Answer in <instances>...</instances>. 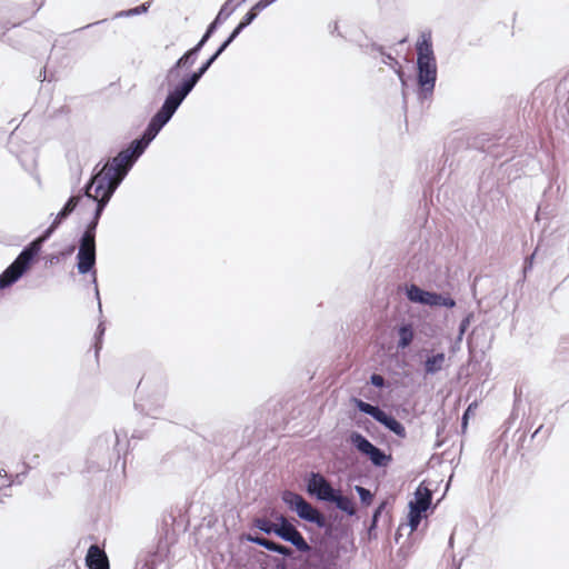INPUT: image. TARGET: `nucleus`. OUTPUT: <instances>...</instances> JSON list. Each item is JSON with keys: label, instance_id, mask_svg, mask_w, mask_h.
Returning <instances> with one entry per match:
<instances>
[{"label": "nucleus", "instance_id": "obj_52", "mask_svg": "<svg viewBox=\"0 0 569 569\" xmlns=\"http://www.w3.org/2000/svg\"><path fill=\"white\" fill-rule=\"evenodd\" d=\"M471 407H469L467 409V411L463 413V417H462V420H463V425H466V419H467V415H468V411L470 410Z\"/></svg>", "mask_w": 569, "mask_h": 569}, {"label": "nucleus", "instance_id": "obj_27", "mask_svg": "<svg viewBox=\"0 0 569 569\" xmlns=\"http://www.w3.org/2000/svg\"><path fill=\"white\" fill-rule=\"evenodd\" d=\"M425 511H420V509L415 507H409V513H408V526L410 527L411 531H415L418 529L421 519L423 517Z\"/></svg>", "mask_w": 569, "mask_h": 569}, {"label": "nucleus", "instance_id": "obj_36", "mask_svg": "<svg viewBox=\"0 0 569 569\" xmlns=\"http://www.w3.org/2000/svg\"><path fill=\"white\" fill-rule=\"evenodd\" d=\"M456 306L455 299H452L449 295L443 296L440 293V301H438V307L453 308Z\"/></svg>", "mask_w": 569, "mask_h": 569}, {"label": "nucleus", "instance_id": "obj_23", "mask_svg": "<svg viewBox=\"0 0 569 569\" xmlns=\"http://www.w3.org/2000/svg\"><path fill=\"white\" fill-rule=\"evenodd\" d=\"M399 340H398V348L405 349L409 347L413 339V329L410 323H403L398 329Z\"/></svg>", "mask_w": 569, "mask_h": 569}, {"label": "nucleus", "instance_id": "obj_45", "mask_svg": "<svg viewBox=\"0 0 569 569\" xmlns=\"http://www.w3.org/2000/svg\"><path fill=\"white\" fill-rule=\"evenodd\" d=\"M44 3V0H34V4L37 8L31 12L30 17H32Z\"/></svg>", "mask_w": 569, "mask_h": 569}, {"label": "nucleus", "instance_id": "obj_50", "mask_svg": "<svg viewBox=\"0 0 569 569\" xmlns=\"http://www.w3.org/2000/svg\"><path fill=\"white\" fill-rule=\"evenodd\" d=\"M104 21H106V20L97 21V22H94V23L87 24L84 28H90V27H92V26H94V24H99V23H102V22H104Z\"/></svg>", "mask_w": 569, "mask_h": 569}, {"label": "nucleus", "instance_id": "obj_54", "mask_svg": "<svg viewBox=\"0 0 569 569\" xmlns=\"http://www.w3.org/2000/svg\"><path fill=\"white\" fill-rule=\"evenodd\" d=\"M134 406H136L137 409L141 408V411L144 410L143 405H141V403H136Z\"/></svg>", "mask_w": 569, "mask_h": 569}, {"label": "nucleus", "instance_id": "obj_7", "mask_svg": "<svg viewBox=\"0 0 569 569\" xmlns=\"http://www.w3.org/2000/svg\"><path fill=\"white\" fill-rule=\"evenodd\" d=\"M356 408L371 418H373L377 422L382 425L387 430L395 433L399 438H406L407 431L403 425L398 421L392 415L387 413L379 406H375L362 401L360 399H355Z\"/></svg>", "mask_w": 569, "mask_h": 569}, {"label": "nucleus", "instance_id": "obj_12", "mask_svg": "<svg viewBox=\"0 0 569 569\" xmlns=\"http://www.w3.org/2000/svg\"><path fill=\"white\" fill-rule=\"evenodd\" d=\"M338 489L333 488L329 480L319 472H311L307 482V492L317 500L331 502Z\"/></svg>", "mask_w": 569, "mask_h": 569}, {"label": "nucleus", "instance_id": "obj_13", "mask_svg": "<svg viewBox=\"0 0 569 569\" xmlns=\"http://www.w3.org/2000/svg\"><path fill=\"white\" fill-rule=\"evenodd\" d=\"M406 296L411 302L429 307H438V301H440V293L423 290L415 283L406 287Z\"/></svg>", "mask_w": 569, "mask_h": 569}, {"label": "nucleus", "instance_id": "obj_14", "mask_svg": "<svg viewBox=\"0 0 569 569\" xmlns=\"http://www.w3.org/2000/svg\"><path fill=\"white\" fill-rule=\"evenodd\" d=\"M169 552L168 543L159 541L154 552H150L144 556L143 559H139L137 562L138 569H156L160 563L164 561Z\"/></svg>", "mask_w": 569, "mask_h": 569}, {"label": "nucleus", "instance_id": "obj_19", "mask_svg": "<svg viewBox=\"0 0 569 569\" xmlns=\"http://www.w3.org/2000/svg\"><path fill=\"white\" fill-rule=\"evenodd\" d=\"M331 503H335L339 510L346 512L348 516L356 515V508L352 499L343 496L339 489L332 498Z\"/></svg>", "mask_w": 569, "mask_h": 569}, {"label": "nucleus", "instance_id": "obj_18", "mask_svg": "<svg viewBox=\"0 0 569 569\" xmlns=\"http://www.w3.org/2000/svg\"><path fill=\"white\" fill-rule=\"evenodd\" d=\"M432 492L427 487L420 485L415 492V500L409 502V507L427 511L431 505Z\"/></svg>", "mask_w": 569, "mask_h": 569}, {"label": "nucleus", "instance_id": "obj_5", "mask_svg": "<svg viewBox=\"0 0 569 569\" xmlns=\"http://www.w3.org/2000/svg\"><path fill=\"white\" fill-rule=\"evenodd\" d=\"M234 41L230 36L218 47L212 56H210L196 71L182 70L181 77L178 81L169 84L166 82V76L163 77L159 90L169 91L181 103L191 93L197 83L210 69L213 62L224 52V50Z\"/></svg>", "mask_w": 569, "mask_h": 569}, {"label": "nucleus", "instance_id": "obj_44", "mask_svg": "<svg viewBox=\"0 0 569 569\" xmlns=\"http://www.w3.org/2000/svg\"><path fill=\"white\" fill-rule=\"evenodd\" d=\"M371 49L372 50H376L378 51L379 53H381L382 56L386 53L385 50H383V47L378 44V43H371Z\"/></svg>", "mask_w": 569, "mask_h": 569}, {"label": "nucleus", "instance_id": "obj_26", "mask_svg": "<svg viewBox=\"0 0 569 569\" xmlns=\"http://www.w3.org/2000/svg\"><path fill=\"white\" fill-rule=\"evenodd\" d=\"M567 114H569V97H568L566 104L563 107L559 108L558 110H556V117L561 116V118H562L561 122H559L557 120V123H556L557 129H559L561 131L569 130V119L567 118Z\"/></svg>", "mask_w": 569, "mask_h": 569}, {"label": "nucleus", "instance_id": "obj_1", "mask_svg": "<svg viewBox=\"0 0 569 569\" xmlns=\"http://www.w3.org/2000/svg\"><path fill=\"white\" fill-rule=\"evenodd\" d=\"M181 104L182 103L168 91L162 106L150 119L142 134L134 139L127 149L121 150L116 157L108 159L104 163L99 162V169L110 173V176L122 182L136 160L171 120Z\"/></svg>", "mask_w": 569, "mask_h": 569}, {"label": "nucleus", "instance_id": "obj_34", "mask_svg": "<svg viewBox=\"0 0 569 569\" xmlns=\"http://www.w3.org/2000/svg\"><path fill=\"white\" fill-rule=\"evenodd\" d=\"M473 318V313L472 312H469L461 321H460V325H459V335H458V338L461 339V337L465 335V332L467 331L468 327L470 326V322Z\"/></svg>", "mask_w": 569, "mask_h": 569}, {"label": "nucleus", "instance_id": "obj_31", "mask_svg": "<svg viewBox=\"0 0 569 569\" xmlns=\"http://www.w3.org/2000/svg\"><path fill=\"white\" fill-rule=\"evenodd\" d=\"M4 478L8 480L7 471L4 469H0V502L3 501L4 497H9L10 496L8 490L10 489V487L13 483V481H9L8 483H4L3 482Z\"/></svg>", "mask_w": 569, "mask_h": 569}, {"label": "nucleus", "instance_id": "obj_46", "mask_svg": "<svg viewBox=\"0 0 569 569\" xmlns=\"http://www.w3.org/2000/svg\"><path fill=\"white\" fill-rule=\"evenodd\" d=\"M560 346L563 349H569V336L561 338Z\"/></svg>", "mask_w": 569, "mask_h": 569}, {"label": "nucleus", "instance_id": "obj_30", "mask_svg": "<svg viewBox=\"0 0 569 569\" xmlns=\"http://www.w3.org/2000/svg\"><path fill=\"white\" fill-rule=\"evenodd\" d=\"M149 9V3H142L136 8H132V9H129V10H126V11H119L117 14H116V18H120V17H131V16H138V14H141V13H146Z\"/></svg>", "mask_w": 569, "mask_h": 569}, {"label": "nucleus", "instance_id": "obj_29", "mask_svg": "<svg viewBox=\"0 0 569 569\" xmlns=\"http://www.w3.org/2000/svg\"><path fill=\"white\" fill-rule=\"evenodd\" d=\"M104 331H106L104 321L101 320L99 322V325L97 327V330H96V333H94V351H96V357L97 358L99 356V351L102 348V339H103V336H104Z\"/></svg>", "mask_w": 569, "mask_h": 569}, {"label": "nucleus", "instance_id": "obj_20", "mask_svg": "<svg viewBox=\"0 0 569 569\" xmlns=\"http://www.w3.org/2000/svg\"><path fill=\"white\" fill-rule=\"evenodd\" d=\"M446 360L443 352H438L431 357H428L425 361V372L426 375H435L442 369L443 362Z\"/></svg>", "mask_w": 569, "mask_h": 569}, {"label": "nucleus", "instance_id": "obj_17", "mask_svg": "<svg viewBox=\"0 0 569 569\" xmlns=\"http://www.w3.org/2000/svg\"><path fill=\"white\" fill-rule=\"evenodd\" d=\"M58 228H53V224L51 223L38 238H36L34 240H32L29 244H27L22 251H27V254L31 258V259H36V257L39 254V252L41 251V248H42V244L48 240L50 239V237L53 234V232L57 230Z\"/></svg>", "mask_w": 569, "mask_h": 569}, {"label": "nucleus", "instance_id": "obj_40", "mask_svg": "<svg viewBox=\"0 0 569 569\" xmlns=\"http://www.w3.org/2000/svg\"><path fill=\"white\" fill-rule=\"evenodd\" d=\"M533 258H535V253H532L531 256H529L525 259V263H523V276L525 277H526L527 272L532 269Z\"/></svg>", "mask_w": 569, "mask_h": 569}, {"label": "nucleus", "instance_id": "obj_8", "mask_svg": "<svg viewBox=\"0 0 569 569\" xmlns=\"http://www.w3.org/2000/svg\"><path fill=\"white\" fill-rule=\"evenodd\" d=\"M349 442L361 455L366 456L375 467H387L392 460L391 455L375 446L360 432L352 431L349 436Z\"/></svg>", "mask_w": 569, "mask_h": 569}, {"label": "nucleus", "instance_id": "obj_51", "mask_svg": "<svg viewBox=\"0 0 569 569\" xmlns=\"http://www.w3.org/2000/svg\"><path fill=\"white\" fill-rule=\"evenodd\" d=\"M59 260V257L58 256H52L51 259H50V263H54Z\"/></svg>", "mask_w": 569, "mask_h": 569}, {"label": "nucleus", "instance_id": "obj_37", "mask_svg": "<svg viewBox=\"0 0 569 569\" xmlns=\"http://www.w3.org/2000/svg\"><path fill=\"white\" fill-rule=\"evenodd\" d=\"M69 216L60 210L57 216L54 217L53 221L51 222L53 224V228H59V226L68 218Z\"/></svg>", "mask_w": 569, "mask_h": 569}, {"label": "nucleus", "instance_id": "obj_32", "mask_svg": "<svg viewBox=\"0 0 569 569\" xmlns=\"http://www.w3.org/2000/svg\"><path fill=\"white\" fill-rule=\"evenodd\" d=\"M356 491L362 505L369 506L371 503L373 495L369 489L361 486H356Z\"/></svg>", "mask_w": 569, "mask_h": 569}, {"label": "nucleus", "instance_id": "obj_9", "mask_svg": "<svg viewBox=\"0 0 569 569\" xmlns=\"http://www.w3.org/2000/svg\"><path fill=\"white\" fill-rule=\"evenodd\" d=\"M274 519L277 521L276 536L278 538L291 543L300 552H309L311 550L301 532L283 515H278Z\"/></svg>", "mask_w": 569, "mask_h": 569}, {"label": "nucleus", "instance_id": "obj_55", "mask_svg": "<svg viewBox=\"0 0 569 569\" xmlns=\"http://www.w3.org/2000/svg\"><path fill=\"white\" fill-rule=\"evenodd\" d=\"M557 183V179L552 180L549 184V189H552L553 184Z\"/></svg>", "mask_w": 569, "mask_h": 569}, {"label": "nucleus", "instance_id": "obj_48", "mask_svg": "<svg viewBox=\"0 0 569 569\" xmlns=\"http://www.w3.org/2000/svg\"><path fill=\"white\" fill-rule=\"evenodd\" d=\"M274 569H286L284 562L280 561L279 563L276 565Z\"/></svg>", "mask_w": 569, "mask_h": 569}, {"label": "nucleus", "instance_id": "obj_11", "mask_svg": "<svg viewBox=\"0 0 569 569\" xmlns=\"http://www.w3.org/2000/svg\"><path fill=\"white\" fill-rule=\"evenodd\" d=\"M96 266V249H78L77 253V269L80 274L90 273L91 274V282L94 286V296L98 302V310L99 313H102V305L100 299V293L98 289V282H97V271L94 269Z\"/></svg>", "mask_w": 569, "mask_h": 569}, {"label": "nucleus", "instance_id": "obj_39", "mask_svg": "<svg viewBox=\"0 0 569 569\" xmlns=\"http://www.w3.org/2000/svg\"><path fill=\"white\" fill-rule=\"evenodd\" d=\"M277 0H259L256 4H254V10H264L266 8H268L269 6H271L273 2H276Z\"/></svg>", "mask_w": 569, "mask_h": 569}, {"label": "nucleus", "instance_id": "obj_41", "mask_svg": "<svg viewBox=\"0 0 569 569\" xmlns=\"http://www.w3.org/2000/svg\"><path fill=\"white\" fill-rule=\"evenodd\" d=\"M550 432H551L550 428H547L543 430V426H539L538 429L533 432L532 438H536L539 435H542L543 438H548Z\"/></svg>", "mask_w": 569, "mask_h": 569}, {"label": "nucleus", "instance_id": "obj_57", "mask_svg": "<svg viewBox=\"0 0 569 569\" xmlns=\"http://www.w3.org/2000/svg\"><path fill=\"white\" fill-rule=\"evenodd\" d=\"M21 476H22V475H17V476H16L17 481H18L19 483L21 482V480H20V477H21Z\"/></svg>", "mask_w": 569, "mask_h": 569}, {"label": "nucleus", "instance_id": "obj_53", "mask_svg": "<svg viewBox=\"0 0 569 569\" xmlns=\"http://www.w3.org/2000/svg\"><path fill=\"white\" fill-rule=\"evenodd\" d=\"M449 547L452 548L453 547V536L451 535V537L449 538Z\"/></svg>", "mask_w": 569, "mask_h": 569}, {"label": "nucleus", "instance_id": "obj_22", "mask_svg": "<svg viewBox=\"0 0 569 569\" xmlns=\"http://www.w3.org/2000/svg\"><path fill=\"white\" fill-rule=\"evenodd\" d=\"M96 227L87 224L86 230L79 240V248L86 250L96 249Z\"/></svg>", "mask_w": 569, "mask_h": 569}, {"label": "nucleus", "instance_id": "obj_38", "mask_svg": "<svg viewBox=\"0 0 569 569\" xmlns=\"http://www.w3.org/2000/svg\"><path fill=\"white\" fill-rule=\"evenodd\" d=\"M20 23H21V21L20 22H16V23H10L9 21L0 22V37L4 36L8 30L19 26Z\"/></svg>", "mask_w": 569, "mask_h": 569}, {"label": "nucleus", "instance_id": "obj_2", "mask_svg": "<svg viewBox=\"0 0 569 569\" xmlns=\"http://www.w3.org/2000/svg\"><path fill=\"white\" fill-rule=\"evenodd\" d=\"M246 0H241L239 3L231 6L232 0H227L220 8L214 20L208 26L206 32L198 41L196 46L187 50L166 72V82L171 84L178 81L181 77L182 70H189L196 63L200 51L213 36L217 29L234 12V10L243 3Z\"/></svg>", "mask_w": 569, "mask_h": 569}, {"label": "nucleus", "instance_id": "obj_58", "mask_svg": "<svg viewBox=\"0 0 569 569\" xmlns=\"http://www.w3.org/2000/svg\"><path fill=\"white\" fill-rule=\"evenodd\" d=\"M560 191V184H557V192Z\"/></svg>", "mask_w": 569, "mask_h": 569}, {"label": "nucleus", "instance_id": "obj_59", "mask_svg": "<svg viewBox=\"0 0 569 569\" xmlns=\"http://www.w3.org/2000/svg\"><path fill=\"white\" fill-rule=\"evenodd\" d=\"M525 436H526V435H525V432H522V433L520 435V439L525 438Z\"/></svg>", "mask_w": 569, "mask_h": 569}, {"label": "nucleus", "instance_id": "obj_35", "mask_svg": "<svg viewBox=\"0 0 569 569\" xmlns=\"http://www.w3.org/2000/svg\"><path fill=\"white\" fill-rule=\"evenodd\" d=\"M370 383L376 388H383L386 387V379L381 375L372 373L370 376Z\"/></svg>", "mask_w": 569, "mask_h": 569}, {"label": "nucleus", "instance_id": "obj_43", "mask_svg": "<svg viewBox=\"0 0 569 569\" xmlns=\"http://www.w3.org/2000/svg\"><path fill=\"white\" fill-rule=\"evenodd\" d=\"M114 440H116L114 449H116V451H117L118 460H119V459H120V449H119V446H120V439H119V433H118V432H114Z\"/></svg>", "mask_w": 569, "mask_h": 569}, {"label": "nucleus", "instance_id": "obj_42", "mask_svg": "<svg viewBox=\"0 0 569 569\" xmlns=\"http://www.w3.org/2000/svg\"><path fill=\"white\" fill-rule=\"evenodd\" d=\"M547 208H548V206H545L543 203L539 204L537 213H536V219L537 220L541 219L542 216H547L548 214Z\"/></svg>", "mask_w": 569, "mask_h": 569}, {"label": "nucleus", "instance_id": "obj_6", "mask_svg": "<svg viewBox=\"0 0 569 569\" xmlns=\"http://www.w3.org/2000/svg\"><path fill=\"white\" fill-rule=\"evenodd\" d=\"M282 501L289 509L296 511L301 520L313 523L326 531L331 530V525L328 523L326 516L318 508L308 502L301 495L286 490L282 493Z\"/></svg>", "mask_w": 569, "mask_h": 569}, {"label": "nucleus", "instance_id": "obj_16", "mask_svg": "<svg viewBox=\"0 0 569 569\" xmlns=\"http://www.w3.org/2000/svg\"><path fill=\"white\" fill-rule=\"evenodd\" d=\"M247 540L257 546L264 548L268 551L279 553L283 557H292V555H293V551L291 548H289L284 545L278 543L273 540H269L261 536H254V537L248 536Z\"/></svg>", "mask_w": 569, "mask_h": 569}, {"label": "nucleus", "instance_id": "obj_49", "mask_svg": "<svg viewBox=\"0 0 569 569\" xmlns=\"http://www.w3.org/2000/svg\"><path fill=\"white\" fill-rule=\"evenodd\" d=\"M73 250H74V247L71 246V247H69V249H67V251L63 254H70L73 252Z\"/></svg>", "mask_w": 569, "mask_h": 569}, {"label": "nucleus", "instance_id": "obj_25", "mask_svg": "<svg viewBox=\"0 0 569 569\" xmlns=\"http://www.w3.org/2000/svg\"><path fill=\"white\" fill-rule=\"evenodd\" d=\"M253 526L266 535H276L277 521L272 522L266 518H254Z\"/></svg>", "mask_w": 569, "mask_h": 569}, {"label": "nucleus", "instance_id": "obj_47", "mask_svg": "<svg viewBox=\"0 0 569 569\" xmlns=\"http://www.w3.org/2000/svg\"><path fill=\"white\" fill-rule=\"evenodd\" d=\"M331 32H332V33L340 34V33H339V26H338V22H335V23H333V28H332Z\"/></svg>", "mask_w": 569, "mask_h": 569}, {"label": "nucleus", "instance_id": "obj_28", "mask_svg": "<svg viewBox=\"0 0 569 569\" xmlns=\"http://www.w3.org/2000/svg\"><path fill=\"white\" fill-rule=\"evenodd\" d=\"M387 506V502L386 501H382L377 508L376 510L373 511V515H372V519H371V523L368 528V536L369 538H376L377 535L375 532L376 528H377V523H378V519L379 517L381 516L382 511L385 510Z\"/></svg>", "mask_w": 569, "mask_h": 569}, {"label": "nucleus", "instance_id": "obj_4", "mask_svg": "<svg viewBox=\"0 0 569 569\" xmlns=\"http://www.w3.org/2000/svg\"><path fill=\"white\" fill-rule=\"evenodd\" d=\"M120 184L121 181H119V179L99 169V164L94 167L90 180L82 189V196L96 202V209L88 223L89 226L98 227L107 204Z\"/></svg>", "mask_w": 569, "mask_h": 569}, {"label": "nucleus", "instance_id": "obj_24", "mask_svg": "<svg viewBox=\"0 0 569 569\" xmlns=\"http://www.w3.org/2000/svg\"><path fill=\"white\" fill-rule=\"evenodd\" d=\"M382 62L386 66L390 67L396 72V74L398 76L399 80L405 86L406 84L405 72H403L402 67L399 63V61L395 57H392L390 53H385Z\"/></svg>", "mask_w": 569, "mask_h": 569}, {"label": "nucleus", "instance_id": "obj_33", "mask_svg": "<svg viewBox=\"0 0 569 569\" xmlns=\"http://www.w3.org/2000/svg\"><path fill=\"white\" fill-rule=\"evenodd\" d=\"M80 198L81 196H71L67 202L64 203V206L62 207V211L66 212L68 216H70L73 210L76 209V207L78 206L79 201H80Z\"/></svg>", "mask_w": 569, "mask_h": 569}, {"label": "nucleus", "instance_id": "obj_21", "mask_svg": "<svg viewBox=\"0 0 569 569\" xmlns=\"http://www.w3.org/2000/svg\"><path fill=\"white\" fill-rule=\"evenodd\" d=\"M260 10H254V6L243 16L242 20L239 24L232 30L229 34L231 38L236 39L249 24H251L254 19L258 17Z\"/></svg>", "mask_w": 569, "mask_h": 569}, {"label": "nucleus", "instance_id": "obj_56", "mask_svg": "<svg viewBox=\"0 0 569 569\" xmlns=\"http://www.w3.org/2000/svg\"><path fill=\"white\" fill-rule=\"evenodd\" d=\"M459 567H460V565H456V563H453V565H452V567H451V569H459Z\"/></svg>", "mask_w": 569, "mask_h": 569}, {"label": "nucleus", "instance_id": "obj_10", "mask_svg": "<svg viewBox=\"0 0 569 569\" xmlns=\"http://www.w3.org/2000/svg\"><path fill=\"white\" fill-rule=\"evenodd\" d=\"M32 262L33 259L27 254V251L21 250L13 262L0 274V290L16 283L29 270Z\"/></svg>", "mask_w": 569, "mask_h": 569}, {"label": "nucleus", "instance_id": "obj_3", "mask_svg": "<svg viewBox=\"0 0 569 569\" xmlns=\"http://www.w3.org/2000/svg\"><path fill=\"white\" fill-rule=\"evenodd\" d=\"M437 81V61L433 52L431 32L421 33L417 42V83L420 100L429 99Z\"/></svg>", "mask_w": 569, "mask_h": 569}, {"label": "nucleus", "instance_id": "obj_15", "mask_svg": "<svg viewBox=\"0 0 569 569\" xmlns=\"http://www.w3.org/2000/svg\"><path fill=\"white\" fill-rule=\"evenodd\" d=\"M86 566L89 569H110L108 557L98 545L89 547L86 555Z\"/></svg>", "mask_w": 569, "mask_h": 569}]
</instances>
